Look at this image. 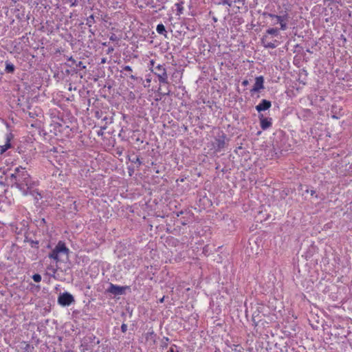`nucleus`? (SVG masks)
<instances>
[{
	"label": "nucleus",
	"mask_w": 352,
	"mask_h": 352,
	"mask_svg": "<svg viewBox=\"0 0 352 352\" xmlns=\"http://www.w3.org/2000/svg\"><path fill=\"white\" fill-rule=\"evenodd\" d=\"M280 30H285L287 28L286 21L283 22V23H280Z\"/></svg>",
	"instance_id": "412c9836"
},
{
	"label": "nucleus",
	"mask_w": 352,
	"mask_h": 352,
	"mask_svg": "<svg viewBox=\"0 0 352 352\" xmlns=\"http://www.w3.org/2000/svg\"><path fill=\"white\" fill-rule=\"evenodd\" d=\"M167 352H175L173 347L170 348Z\"/></svg>",
	"instance_id": "2f4dec72"
},
{
	"label": "nucleus",
	"mask_w": 352,
	"mask_h": 352,
	"mask_svg": "<svg viewBox=\"0 0 352 352\" xmlns=\"http://www.w3.org/2000/svg\"><path fill=\"white\" fill-rule=\"evenodd\" d=\"M150 63H151V66H153V65H154V63H155V62H154V60H151Z\"/></svg>",
	"instance_id": "72a5a7b5"
},
{
	"label": "nucleus",
	"mask_w": 352,
	"mask_h": 352,
	"mask_svg": "<svg viewBox=\"0 0 352 352\" xmlns=\"http://www.w3.org/2000/svg\"><path fill=\"white\" fill-rule=\"evenodd\" d=\"M217 141V146L219 148H223L224 146L225 140H224L223 136L219 138Z\"/></svg>",
	"instance_id": "dca6fc26"
},
{
	"label": "nucleus",
	"mask_w": 352,
	"mask_h": 352,
	"mask_svg": "<svg viewBox=\"0 0 352 352\" xmlns=\"http://www.w3.org/2000/svg\"><path fill=\"white\" fill-rule=\"evenodd\" d=\"M260 120L261 127L263 130H266L270 128L272 124V120L271 118H265L263 114L258 116Z\"/></svg>",
	"instance_id": "0eeeda50"
},
{
	"label": "nucleus",
	"mask_w": 352,
	"mask_h": 352,
	"mask_svg": "<svg viewBox=\"0 0 352 352\" xmlns=\"http://www.w3.org/2000/svg\"><path fill=\"white\" fill-rule=\"evenodd\" d=\"M264 78L262 76H258L255 78V82L252 87V89L250 90V92L252 94L258 92L260 90L264 89Z\"/></svg>",
	"instance_id": "39448f33"
},
{
	"label": "nucleus",
	"mask_w": 352,
	"mask_h": 352,
	"mask_svg": "<svg viewBox=\"0 0 352 352\" xmlns=\"http://www.w3.org/2000/svg\"><path fill=\"white\" fill-rule=\"evenodd\" d=\"M109 39L112 41H116L118 40V37L115 34H112L109 37Z\"/></svg>",
	"instance_id": "393cba45"
},
{
	"label": "nucleus",
	"mask_w": 352,
	"mask_h": 352,
	"mask_svg": "<svg viewBox=\"0 0 352 352\" xmlns=\"http://www.w3.org/2000/svg\"><path fill=\"white\" fill-rule=\"evenodd\" d=\"M32 279L36 282L39 283L41 280V276L38 274H35L32 276Z\"/></svg>",
	"instance_id": "6ab92c4d"
},
{
	"label": "nucleus",
	"mask_w": 352,
	"mask_h": 352,
	"mask_svg": "<svg viewBox=\"0 0 352 352\" xmlns=\"http://www.w3.org/2000/svg\"><path fill=\"white\" fill-rule=\"evenodd\" d=\"M94 23H95V20H94V15H90L89 17H87L86 24L89 27H91Z\"/></svg>",
	"instance_id": "2eb2a0df"
},
{
	"label": "nucleus",
	"mask_w": 352,
	"mask_h": 352,
	"mask_svg": "<svg viewBox=\"0 0 352 352\" xmlns=\"http://www.w3.org/2000/svg\"><path fill=\"white\" fill-rule=\"evenodd\" d=\"M272 104L271 102L265 99H263L261 102L256 106V109L258 112L267 110L270 108Z\"/></svg>",
	"instance_id": "1a4fd4ad"
},
{
	"label": "nucleus",
	"mask_w": 352,
	"mask_h": 352,
	"mask_svg": "<svg viewBox=\"0 0 352 352\" xmlns=\"http://www.w3.org/2000/svg\"><path fill=\"white\" fill-rule=\"evenodd\" d=\"M263 14L272 19H276L278 23H279L287 21L288 19V14L287 12H284L282 15H276L272 13H264Z\"/></svg>",
	"instance_id": "6e6552de"
},
{
	"label": "nucleus",
	"mask_w": 352,
	"mask_h": 352,
	"mask_svg": "<svg viewBox=\"0 0 352 352\" xmlns=\"http://www.w3.org/2000/svg\"><path fill=\"white\" fill-rule=\"evenodd\" d=\"M6 71L8 73H12L14 71V66L10 63H6Z\"/></svg>",
	"instance_id": "4468645a"
},
{
	"label": "nucleus",
	"mask_w": 352,
	"mask_h": 352,
	"mask_svg": "<svg viewBox=\"0 0 352 352\" xmlns=\"http://www.w3.org/2000/svg\"><path fill=\"white\" fill-rule=\"evenodd\" d=\"M66 352H72V351H66Z\"/></svg>",
	"instance_id": "4c0bfd02"
},
{
	"label": "nucleus",
	"mask_w": 352,
	"mask_h": 352,
	"mask_svg": "<svg viewBox=\"0 0 352 352\" xmlns=\"http://www.w3.org/2000/svg\"><path fill=\"white\" fill-rule=\"evenodd\" d=\"M74 302V296L68 292L60 294L58 298V304L63 307L69 306Z\"/></svg>",
	"instance_id": "20e7f679"
},
{
	"label": "nucleus",
	"mask_w": 352,
	"mask_h": 352,
	"mask_svg": "<svg viewBox=\"0 0 352 352\" xmlns=\"http://www.w3.org/2000/svg\"><path fill=\"white\" fill-rule=\"evenodd\" d=\"M262 43L263 44V46L266 48L274 49L277 46V45L275 44L274 43L267 41V36H264L263 38H262Z\"/></svg>",
	"instance_id": "9d476101"
},
{
	"label": "nucleus",
	"mask_w": 352,
	"mask_h": 352,
	"mask_svg": "<svg viewBox=\"0 0 352 352\" xmlns=\"http://www.w3.org/2000/svg\"><path fill=\"white\" fill-rule=\"evenodd\" d=\"M121 330L123 333H125L127 331V325L123 323L121 326Z\"/></svg>",
	"instance_id": "b1692460"
},
{
	"label": "nucleus",
	"mask_w": 352,
	"mask_h": 352,
	"mask_svg": "<svg viewBox=\"0 0 352 352\" xmlns=\"http://www.w3.org/2000/svg\"><path fill=\"white\" fill-rule=\"evenodd\" d=\"M234 351L235 352H242V347L239 346V345H236L235 346V349H234Z\"/></svg>",
	"instance_id": "a878e982"
},
{
	"label": "nucleus",
	"mask_w": 352,
	"mask_h": 352,
	"mask_svg": "<svg viewBox=\"0 0 352 352\" xmlns=\"http://www.w3.org/2000/svg\"><path fill=\"white\" fill-rule=\"evenodd\" d=\"M47 270L52 272L53 274H55L57 271V266L56 265H50V266L47 267Z\"/></svg>",
	"instance_id": "a211bd4d"
},
{
	"label": "nucleus",
	"mask_w": 352,
	"mask_h": 352,
	"mask_svg": "<svg viewBox=\"0 0 352 352\" xmlns=\"http://www.w3.org/2000/svg\"><path fill=\"white\" fill-rule=\"evenodd\" d=\"M154 74L157 76L159 82L162 84H168V74L164 65H157Z\"/></svg>",
	"instance_id": "7ed1b4c3"
},
{
	"label": "nucleus",
	"mask_w": 352,
	"mask_h": 352,
	"mask_svg": "<svg viewBox=\"0 0 352 352\" xmlns=\"http://www.w3.org/2000/svg\"><path fill=\"white\" fill-rule=\"evenodd\" d=\"M76 66L80 67V69H85L86 68V66L84 65L83 63L81 62V61H79L77 64H76Z\"/></svg>",
	"instance_id": "4be33fe9"
},
{
	"label": "nucleus",
	"mask_w": 352,
	"mask_h": 352,
	"mask_svg": "<svg viewBox=\"0 0 352 352\" xmlns=\"http://www.w3.org/2000/svg\"><path fill=\"white\" fill-rule=\"evenodd\" d=\"M126 289V287H122L111 283L108 289V292L113 295H121L124 292Z\"/></svg>",
	"instance_id": "423d86ee"
},
{
	"label": "nucleus",
	"mask_w": 352,
	"mask_h": 352,
	"mask_svg": "<svg viewBox=\"0 0 352 352\" xmlns=\"http://www.w3.org/2000/svg\"><path fill=\"white\" fill-rule=\"evenodd\" d=\"M156 30L160 34H165L166 32L164 25L162 23L157 25Z\"/></svg>",
	"instance_id": "f8f14e48"
},
{
	"label": "nucleus",
	"mask_w": 352,
	"mask_h": 352,
	"mask_svg": "<svg viewBox=\"0 0 352 352\" xmlns=\"http://www.w3.org/2000/svg\"><path fill=\"white\" fill-rule=\"evenodd\" d=\"M69 61H71L73 64L76 63V60L71 56L68 58Z\"/></svg>",
	"instance_id": "c756f323"
},
{
	"label": "nucleus",
	"mask_w": 352,
	"mask_h": 352,
	"mask_svg": "<svg viewBox=\"0 0 352 352\" xmlns=\"http://www.w3.org/2000/svg\"><path fill=\"white\" fill-rule=\"evenodd\" d=\"M113 50V48H110V49H109V52H112Z\"/></svg>",
	"instance_id": "c9c22d12"
},
{
	"label": "nucleus",
	"mask_w": 352,
	"mask_h": 352,
	"mask_svg": "<svg viewBox=\"0 0 352 352\" xmlns=\"http://www.w3.org/2000/svg\"><path fill=\"white\" fill-rule=\"evenodd\" d=\"M122 70L127 71V72H132V68L129 65H126L123 67Z\"/></svg>",
	"instance_id": "5701e85b"
},
{
	"label": "nucleus",
	"mask_w": 352,
	"mask_h": 352,
	"mask_svg": "<svg viewBox=\"0 0 352 352\" xmlns=\"http://www.w3.org/2000/svg\"><path fill=\"white\" fill-rule=\"evenodd\" d=\"M130 78H131L132 80H136L137 79V78L135 76H133V75H131L130 76Z\"/></svg>",
	"instance_id": "473e14b6"
},
{
	"label": "nucleus",
	"mask_w": 352,
	"mask_h": 352,
	"mask_svg": "<svg viewBox=\"0 0 352 352\" xmlns=\"http://www.w3.org/2000/svg\"><path fill=\"white\" fill-rule=\"evenodd\" d=\"M69 249L66 247L65 243L63 241H59L56 247L49 254L50 258L53 259L56 263L61 261L62 256H67Z\"/></svg>",
	"instance_id": "f03ea898"
},
{
	"label": "nucleus",
	"mask_w": 352,
	"mask_h": 352,
	"mask_svg": "<svg viewBox=\"0 0 352 352\" xmlns=\"http://www.w3.org/2000/svg\"><path fill=\"white\" fill-rule=\"evenodd\" d=\"M249 82L248 80H244L243 82H242V85L243 86H247L248 85Z\"/></svg>",
	"instance_id": "cd10ccee"
},
{
	"label": "nucleus",
	"mask_w": 352,
	"mask_h": 352,
	"mask_svg": "<svg viewBox=\"0 0 352 352\" xmlns=\"http://www.w3.org/2000/svg\"><path fill=\"white\" fill-rule=\"evenodd\" d=\"M234 1V2H235V3H236V2H237V3H241L243 5V4H244V3H245V1H244V0H234V1Z\"/></svg>",
	"instance_id": "c85d7f7f"
},
{
	"label": "nucleus",
	"mask_w": 352,
	"mask_h": 352,
	"mask_svg": "<svg viewBox=\"0 0 352 352\" xmlns=\"http://www.w3.org/2000/svg\"><path fill=\"white\" fill-rule=\"evenodd\" d=\"M221 3L223 5H228L229 7H231L233 3L232 0H221Z\"/></svg>",
	"instance_id": "aec40b11"
},
{
	"label": "nucleus",
	"mask_w": 352,
	"mask_h": 352,
	"mask_svg": "<svg viewBox=\"0 0 352 352\" xmlns=\"http://www.w3.org/2000/svg\"><path fill=\"white\" fill-rule=\"evenodd\" d=\"M164 301V298H162V299H160V302H162Z\"/></svg>",
	"instance_id": "e433bc0d"
},
{
	"label": "nucleus",
	"mask_w": 352,
	"mask_h": 352,
	"mask_svg": "<svg viewBox=\"0 0 352 352\" xmlns=\"http://www.w3.org/2000/svg\"><path fill=\"white\" fill-rule=\"evenodd\" d=\"M266 32L268 34H272V35H274V36H277L279 34L278 29V28H269L268 30H267Z\"/></svg>",
	"instance_id": "ddd939ff"
},
{
	"label": "nucleus",
	"mask_w": 352,
	"mask_h": 352,
	"mask_svg": "<svg viewBox=\"0 0 352 352\" xmlns=\"http://www.w3.org/2000/svg\"><path fill=\"white\" fill-rule=\"evenodd\" d=\"M183 4H184V2L182 1L175 3V6L177 8V10L178 11L179 13H182V10H183Z\"/></svg>",
	"instance_id": "f3484780"
},
{
	"label": "nucleus",
	"mask_w": 352,
	"mask_h": 352,
	"mask_svg": "<svg viewBox=\"0 0 352 352\" xmlns=\"http://www.w3.org/2000/svg\"><path fill=\"white\" fill-rule=\"evenodd\" d=\"M315 193H316V191H315V190H310V194H311V195H312V196H313V195H315Z\"/></svg>",
	"instance_id": "7c9ffc66"
},
{
	"label": "nucleus",
	"mask_w": 352,
	"mask_h": 352,
	"mask_svg": "<svg viewBox=\"0 0 352 352\" xmlns=\"http://www.w3.org/2000/svg\"><path fill=\"white\" fill-rule=\"evenodd\" d=\"M10 146L11 144L10 143V140L8 139L4 145L0 146V155L4 153L9 148H10Z\"/></svg>",
	"instance_id": "9b49d317"
},
{
	"label": "nucleus",
	"mask_w": 352,
	"mask_h": 352,
	"mask_svg": "<svg viewBox=\"0 0 352 352\" xmlns=\"http://www.w3.org/2000/svg\"><path fill=\"white\" fill-rule=\"evenodd\" d=\"M23 345H24V346H25V351H23V352L28 351V349L30 348V345H29V344H26V343H25V342H24V343H23Z\"/></svg>",
	"instance_id": "bb28decb"
},
{
	"label": "nucleus",
	"mask_w": 352,
	"mask_h": 352,
	"mask_svg": "<svg viewBox=\"0 0 352 352\" xmlns=\"http://www.w3.org/2000/svg\"><path fill=\"white\" fill-rule=\"evenodd\" d=\"M10 181L14 185L22 192L23 195H28L29 193L32 194L34 191H32V188L34 186L30 175L25 168L21 166L16 167L14 173L10 175Z\"/></svg>",
	"instance_id": "f257e3e1"
},
{
	"label": "nucleus",
	"mask_w": 352,
	"mask_h": 352,
	"mask_svg": "<svg viewBox=\"0 0 352 352\" xmlns=\"http://www.w3.org/2000/svg\"><path fill=\"white\" fill-rule=\"evenodd\" d=\"M106 62V58H102L101 60V63H104Z\"/></svg>",
	"instance_id": "f704fd0d"
}]
</instances>
